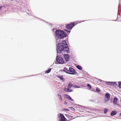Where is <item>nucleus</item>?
Masks as SVG:
<instances>
[{"label":"nucleus","instance_id":"8","mask_svg":"<svg viewBox=\"0 0 121 121\" xmlns=\"http://www.w3.org/2000/svg\"><path fill=\"white\" fill-rule=\"evenodd\" d=\"M64 56L65 60L67 61H69V55L67 54H64Z\"/></svg>","mask_w":121,"mask_h":121},{"label":"nucleus","instance_id":"14","mask_svg":"<svg viewBox=\"0 0 121 121\" xmlns=\"http://www.w3.org/2000/svg\"><path fill=\"white\" fill-rule=\"evenodd\" d=\"M73 85L72 83L71 82H70L68 85V88H70Z\"/></svg>","mask_w":121,"mask_h":121},{"label":"nucleus","instance_id":"25","mask_svg":"<svg viewBox=\"0 0 121 121\" xmlns=\"http://www.w3.org/2000/svg\"><path fill=\"white\" fill-rule=\"evenodd\" d=\"M118 85L119 87L120 88H121V82H119Z\"/></svg>","mask_w":121,"mask_h":121},{"label":"nucleus","instance_id":"30","mask_svg":"<svg viewBox=\"0 0 121 121\" xmlns=\"http://www.w3.org/2000/svg\"><path fill=\"white\" fill-rule=\"evenodd\" d=\"M2 7V6H1L0 7V10H1V9Z\"/></svg>","mask_w":121,"mask_h":121},{"label":"nucleus","instance_id":"11","mask_svg":"<svg viewBox=\"0 0 121 121\" xmlns=\"http://www.w3.org/2000/svg\"><path fill=\"white\" fill-rule=\"evenodd\" d=\"M117 101V98L115 97L113 99V103L115 104H116Z\"/></svg>","mask_w":121,"mask_h":121},{"label":"nucleus","instance_id":"21","mask_svg":"<svg viewBox=\"0 0 121 121\" xmlns=\"http://www.w3.org/2000/svg\"><path fill=\"white\" fill-rule=\"evenodd\" d=\"M87 86L89 89H90L91 88V86L89 84H87Z\"/></svg>","mask_w":121,"mask_h":121},{"label":"nucleus","instance_id":"26","mask_svg":"<svg viewBox=\"0 0 121 121\" xmlns=\"http://www.w3.org/2000/svg\"><path fill=\"white\" fill-rule=\"evenodd\" d=\"M58 77L61 80H63L64 78H63V76H60V77Z\"/></svg>","mask_w":121,"mask_h":121},{"label":"nucleus","instance_id":"1","mask_svg":"<svg viewBox=\"0 0 121 121\" xmlns=\"http://www.w3.org/2000/svg\"><path fill=\"white\" fill-rule=\"evenodd\" d=\"M61 43H58L57 49V51L61 52L64 51L67 53L69 52V49L66 41L63 40L62 42L61 45Z\"/></svg>","mask_w":121,"mask_h":121},{"label":"nucleus","instance_id":"18","mask_svg":"<svg viewBox=\"0 0 121 121\" xmlns=\"http://www.w3.org/2000/svg\"><path fill=\"white\" fill-rule=\"evenodd\" d=\"M77 68L78 69L80 70H81L82 69L81 67L79 65H77Z\"/></svg>","mask_w":121,"mask_h":121},{"label":"nucleus","instance_id":"15","mask_svg":"<svg viewBox=\"0 0 121 121\" xmlns=\"http://www.w3.org/2000/svg\"><path fill=\"white\" fill-rule=\"evenodd\" d=\"M117 85L116 82H111V85L116 86Z\"/></svg>","mask_w":121,"mask_h":121},{"label":"nucleus","instance_id":"4","mask_svg":"<svg viewBox=\"0 0 121 121\" xmlns=\"http://www.w3.org/2000/svg\"><path fill=\"white\" fill-rule=\"evenodd\" d=\"M56 63L57 64H63L64 62L63 59L61 57H58V56L56 57Z\"/></svg>","mask_w":121,"mask_h":121},{"label":"nucleus","instance_id":"24","mask_svg":"<svg viewBox=\"0 0 121 121\" xmlns=\"http://www.w3.org/2000/svg\"><path fill=\"white\" fill-rule=\"evenodd\" d=\"M108 111V110L107 109H104V113L105 114L107 112V111Z\"/></svg>","mask_w":121,"mask_h":121},{"label":"nucleus","instance_id":"19","mask_svg":"<svg viewBox=\"0 0 121 121\" xmlns=\"http://www.w3.org/2000/svg\"><path fill=\"white\" fill-rule=\"evenodd\" d=\"M106 84L108 85H111V82H106Z\"/></svg>","mask_w":121,"mask_h":121},{"label":"nucleus","instance_id":"12","mask_svg":"<svg viewBox=\"0 0 121 121\" xmlns=\"http://www.w3.org/2000/svg\"><path fill=\"white\" fill-rule=\"evenodd\" d=\"M117 113V112L115 111H113L111 112V116H113L115 115Z\"/></svg>","mask_w":121,"mask_h":121},{"label":"nucleus","instance_id":"13","mask_svg":"<svg viewBox=\"0 0 121 121\" xmlns=\"http://www.w3.org/2000/svg\"><path fill=\"white\" fill-rule=\"evenodd\" d=\"M68 70H69L68 69H67L65 67H64L63 69V71L67 73L68 72Z\"/></svg>","mask_w":121,"mask_h":121},{"label":"nucleus","instance_id":"23","mask_svg":"<svg viewBox=\"0 0 121 121\" xmlns=\"http://www.w3.org/2000/svg\"><path fill=\"white\" fill-rule=\"evenodd\" d=\"M65 97L67 98L68 99L70 97V96L68 95H65Z\"/></svg>","mask_w":121,"mask_h":121},{"label":"nucleus","instance_id":"17","mask_svg":"<svg viewBox=\"0 0 121 121\" xmlns=\"http://www.w3.org/2000/svg\"><path fill=\"white\" fill-rule=\"evenodd\" d=\"M51 70V69L50 68L48 70H46L45 72V73H49Z\"/></svg>","mask_w":121,"mask_h":121},{"label":"nucleus","instance_id":"28","mask_svg":"<svg viewBox=\"0 0 121 121\" xmlns=\"http://www.w3.org/2000/svg\"><path fill=\"white\" fill-rule=\"evenodd\" d=\"M64 30L66 32H68L69 33L70 32V30H69V31H67V30Z\"/></svg>","mask_w":121,"mask_h":121},{"label":"nucleus","instance_id":"16","mask_svg":"<svg viewBox=\"0 0 121 121\" xmlns=\"http://www.w3.org/2000/svg\"><path fill=\"white\" fill-rule=\"evenodd\" d=\"M57 95L59 98V99L60 100V101H62V98L61 95L59 94H58Z\"/></svg>","mask_w":121,"mask_h":121},{"label":"nucleus","instance_id":"27","mask_svg":"<svg viewBox=\"0 0 121 121\" xmlns=\"http://www.w3.org/2000/svg\"><path fill=\"white\" fill-rule=\"evenodd\" d=\"M69 99L72 101H73V100L70 97L69 98Z\"/></svg>","mask_w":121,"mask_h":121},{"label":"nucleus","instance_id":"5","mask_svg":"<svg viewBox=\"0 0 121 121\" xmlns=\"http://www.w3.org/2000/svg\"><path fill=\"white\" fill-rule=\"evenodd\" d=\"M110 98V94L108 93H106L105 95L104 99V102L106 103L108 102Z\"/></svg>","mask_w":121,"mask_h":121},{"label":"nucleus","instance_id":"22","mask_svg":"<svg viewBox=\"0 0 121 121\" xmlns=\"http://www.w3.org/2000/svg\"><path fill=\"white\" fill-rule=\"evenodd\" d=\"M62 110L65 111H68L69 110L67 109L64 108L62 109Z\"/></svg>","mask_w":121,"mask_h":121},{"label":"nucleus","instance_id":"29","mask_svg":"<svg viewBox=\"0 0 121 121\" xmlns=\"http://www.w3.org/2000/svg\"><path fill=\"white\" fill-rule=\"evenodd\" d=\"M64 104H65L66 105L67 104V103L66 102H64Z\"/></svg>","mask_w":121,"mask_h":121},{"label":"nucleus","instance_id":"6","mask_svg":"<svg viewBox=\"0 0 121 121\" xmlns=\"http://www.w3.org/2000/svg\"><path fill=\"white\" fill-rule=\"evenodd\" d=\"M58 117L59 118H60V121H65V118L63 114L59 113L58 115Z\"/></svg>","mask_w":121,"mask_h":121},{"label":"nucleus","instance_id":"20","mask_svg":"<svg viewBox=\"0 0 121 121\" xmlns=\"http://www.w3.org/2000/svg\"><path fill=\"white\" fill-rule=\"evenodd\" d=\"M96 91L97 92H99L100 91V90L98 87H96Z\"/></svg>","mask_w":121,"mask_h":121},{"label":"nucleus","instance_id":"9","mask_svg":"<svg viewBox=\"0 0 121 121\" xmlns=\"http://www.w3.org/2000/svg\"><path fill=\"white\" fill-rule=\"evenodd\" d=\"M69 88H64V90L66 92H71L73 91L72 90L69 89Z\"/></svg>","mask_w":121,"mask_h":121},{"label":"nucleus","instance_id":"3","mask_svg":"<svg viewBox=\"0 0 121 121\" xmlns=\"http://www.w3.org/2000/svg\"><path fill=\"white\" fill-rule=\"evenodd\" d=\"M78 23V22H72L70 24H66L65 27L68 29L71 30L74 26Z\"/></svg>","mask_w":121,"mask_h":121},{"label":"nucleus","instance_id":"10","mask_svg":"<svg viewBox=\"0 0 121 121\" xmlns=\"http://www.w3.org/2000/svg\"><path fill=\"white\" fill-rule=\"evenodd\" d=\"M67 117L70 120L73 119L75 118V117H73V116L70 114H68L67 116Z\"/></svg>","mask_w":121,"mask_h":121},{"label":"nucleus","instance_id":"7","mask_svg":"<svg viewBox=\"0 0 121 121\" xmlns=\"http://www.w3.org/2000/svg\"><path fill=\"white\" fill-rule=\"evenodd\" d=\"M68 73L70 74H74L75 73V70L73 68L70 67Z\"/></svg>","mask_w":121,"mask_h":121},{"label":"nucleus","instance_id":"2","mask_svg":"<svg viewBox=\"0 0 121 121\" xmlns=\"http://www.w3.org/2000/svg\"><path fill=\"white\" fill-rule=\"evenodd\" d=\"M55 34L56 36L59 39H63L67 36V34L65 32L60 30H56Z\"/></svg>","mask_w":121,"mask_h":121}]
</instances>
